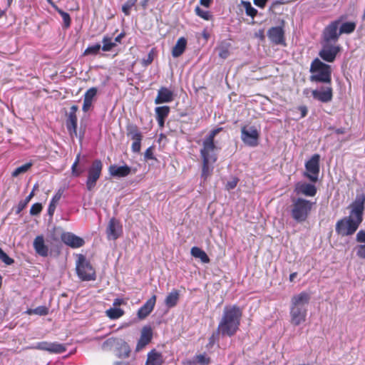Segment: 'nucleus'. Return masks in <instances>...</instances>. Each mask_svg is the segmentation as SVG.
<instances>
[{"instance_id": "obj_20", "label": "nucleus", "mask_w": 365, "mask_h": 365, "mask_svg": "<svg viewBox=\"0 0 365 365\" xmlns=\"http://www.w3.org/2000/svg\"><path fill=\"white\" fill-rule=\"evenodd\" d=\"M61 239L65 245L71 248H79L85 244L83 238L71 232H63L61 235Z\"/></svg>"}, {"instance_id": "obj_30", "label": "nucleus", "mask_w": 365, "mask_h": 365, "mask_svg": "<svg viewBox=\"0 0 365 365\" xmlns=\"http://www.w3.org/2000/svg\"><path fill=\"white\" fill-rule=\"evenodd\" d=\"M190 253L195 258H198L202 263H209L210 259L206 252L198 247L191 248Z\"/></svg>"}, {"instance_id": "obj_45", "label": "nucleus", "mask_w": 365, "mask_h": 365, "mask_svg": "<svg viewBox=\"0 0 365 365\" xmlns=\"http://www.w3.org/2000/svg\"><path fill=\"white\" fill-rule=\"evenodd\" d=\"M221 333L218 331V329L216 331L213 332L212 335L210 336L208 339V343L207 344V348H212L215 344L219 340V336Z\"/></svg>"}, {"instance_id": "obj_63", "label": "nucleus", "mask_w": 365, "mask_h": 365, "mask_svg": "<svg viewBox=\"0 0 365 365\" xmlns=\"http://www.w3.org/2000/svg\"><path fill=\"white\" fill-rule=\"evenodd\" d=\"M334 132L338 135L344 134L346 133V129L344 128H339L334 129Z\"/></svg>"}, {"instance_id": "obj_7", "label": "nucleus", "mask_w": 365, "mask_h": 365, "mask_svg": "<svg viewBox=\"0 0 365 365\" xmlns=\"http://www.w3.org/2000/svg\"><path fill=\"white\" fill-rule=\"evenodd\" d=\"M76 269L78 277L83 281L96 279V270L89 260L82 255H77Z\"/></svg>"}, {"instance_id": "obj_41", "label": "nucleus", "mask_w": 365, "mask_h": 365, "mask_svg": "<svg viewBox=\"0 0 365 365\" xmlns=\"http://www.w3.org/2000/svg\"><path fill=\"white\" fill-rule=\"evenodd\" d=\"M137 1L138 0H128L122 6V11L124 13L125 16H129L130 14V9L133 6H135Z\"/></svg>"}, {"instance_id": "obj_39", "label": "nucleus", "mask_w": 365, "mask_h": 365, "mask_svg": "<svg viewBox=\"0 0 365 365\" xmlns=\"http://www.w3.org/2000/svg\"><path fill=\"white\" fill-rule=\"evenodd\" d=\"M81 155L78 153L74 163L71 166V174L74 177H79L81 174L83 173V170L78 169V165L80 161Z\"/></svg>"}, {"instance_id": "obj_52", "label": "nucleus", "mask_w": 365, "mask_h": 365, "mask_svg": "<svg viewBox=\"0 0 365 365\" xmlns=\"http://www.w3.org/2000/svg\"><path fill=\"white\" fill-rule=\"evenodd\" d=\"M356 240L358 242L365 243V231L363 230H359L356 234Z\"/></svg>"}, {"instance_id": "obj_4", "label": "nucleus", "mask_w": 365, "mask_h": 365, "mask_svg": "<svg viewBox=\"0 0 365 365\" xmlns=\"http://www.w3.org/2000/svg\"><path fill=\"white\" fill-rule=\"evenodd\" d=\"M311 297L306 292L294 295L291 299L290 323L299 326L306 321L307 309L305 306L309 304Z\"/></svg>"}, {"instance_id": "obj_2", "label": "nucleus", "mask_w": 365, "mask_h": 365, "mask_svg": "<svg viewBox=\"0 0 365 365\" xmlns=\"http://www.w3.org/2000/svg\"><path fill=\"white\" fill-rule=\"evenodd\" d=\"M222 130L223 128L222 127L213 129L202 140L200 154L202 159L201 178L204 182L212 175L214 164L217 160V150L219 149L215 142V138Z\"/></svg>"}, {"instance_id": "obj_61", "label": "nucleus", "mask_w": 365, "mask_h": 365, "mask_svg": "<svg viewBox=\"0 0 365 365\" xmlns=\"http://www.w3.org/2000/svg\"><path fill=\"white\" fill-rule=\"evenodd\" d=\"M212 2V0H200V4L207 8L210 6Z\"/></svg>"}, {"instance_id": "obj_29", "label": "nucleus", "mask_w": 365, "mask_h": 365, "mask_svg": "<svg viewBox=\"0 0 365 365\" xmlns=\"http://www.w3.org/2000/svg\"><path fill=\"white\" fill-rule=\"evenodd\" d=\"M180 299V292L178 289H173L165 299V304L168 308L175 307Z\"/></svg>"}, {"instance_id": "obj_59", "label": "nucleus", "mask_w": 365, "mask_h": 365, "mask_svg": "<svg viewBox=\"0 0 365 365\" xmlns=\"http://www.w3.org/2000/svg\"><path fill=\"white\" fill-rule=\"evenodd\" d=\"M125 304V302L123 299L117 298V299H115L113 301V306H115V307L120 306L121 304Z\"/></svg>"}, {"instance_id": "obj_46", "label": "nucleus", "mask_w": 365, "mask_h": 365, "mask_svg": "<svg viewBox=\"0 0 365 365\" xmlns=\"http://www.w3.org/2000/svg\"><path fill=\"white\" fill-rule=\"evenodd\" d=\"M43 206L41 203L36 202L32 205L30 208V215L32 216L38 215L42 211Z\"/></svg>"}, {"instance_id": "obj_48", "label": "nucleus", "mask_w": 365, "mask_h": 365, "mask_svg": "<svg viewBox=\"0 0 365 365\" xmlns=\"http://www.w3.org/2000/svg\"><path fill=\"white\" fill-rule=\"evenodd\" d=\"M0 259L6 265H11L14 262V260L4 252L3 250L0 252Z\"/></svg>"}, {"instance_id": "obj_18", "label": "nucleus", "mask_w": 365, "mask_h": 365, "mask_svg": "<svg viewBox=\"0 0 365 365\" xmlns=\"http://www.w3.org/2000/svg\"><path fill=\"white\" fill-rule=\"evenodd\" d=\"M36 349L47 351L52 354H61L66 351V347L64 344L58 342L41 341L36 344Z\"/></svg>"}, {"instance_id": "obj_1", "label": "nucleus", "mask_w": 365, "mask_h": 365, "mask_svg": "<svg viewBox=\"0 0 365 365\" xmlns=\"http://www.w3.org/2000/svg\"><path fill=\"white\" fill-rule=\"evenodd\" d=\"M365 195L358 196L350 205V213L336 223V232L341 236H350L355 233L363 221Z\"/></svg>"}, {"instance_id": "obj_42", "label": "nucleus", "mask_w": 365, "mask_h": 365, "mask_svg": "<svg viewBox=\"0 0 365 365\" xmlns=\"http://www.w3.org/2000/svg\"><path fill=\"white\" fill-rule=\"evenodd\" d=\"M130 349L126 342H123L120 347L119 357L128 358L130 356Z\"/></svg>"}, {"instance_id": "obj_15", "label": "nucleus", "mask_w": 365, "mask_h": 365, "mask_svg": "<svg viewBox=\"0 0 365 365\" xmlns=\"http://www.w3.org/2000/svg\"><path fill=\"white\" fill-rule=\"evenodd\" d=\"M153 335L152 327L149 325L144 326L141 329L140 336L138 341L135 351H140L149 344L152 341Z\"/></svg>"}, {"instance_id": "obj_56", "label": "nucleus", "mask_w": 365, "mask_h": 365, "mask_svg": "<svg viewBox=\"0 0 365 365\" xmlns=\"http://www.w3.org/2000/svg\"><path fill=\"white\" fill-rule=\"evenodd\" d=\"M230 55V52L227 48H222L219 52V56L223 59L227 58Z\"/></svg>"}, {"instance_id": "obj_51", "label": "nucleus", "mask_w": 365, "mask_h": 365, "mask_svg": "<svg viewBox=\"0 0 365 365\" xmlns=\"http://www.w3.org/2000/svg\"><path fill=\"white\" fill-rule=\"evenodd\" d=\"M238 181L239 180L237 178H234L232 180L228 181L225 185L226 189L227 190L234 189L237 186Z\"/></svg>"}, {"instance_id": "obj_22", "label": "nucleus", "mask_w": 365, "mask_h": 365, "mask_svg": "<svg viewBox=\"0 0 365 365\" xmlns=\"http://www.w3.org/2000/svg\"><path fill=\"white\" fill-rule=\"evenodd\" d=\"M156 295L153 294L140 307L137 312V316L139 319H145L153 312L156 303Z\"/></svg>"}, {"instance_id": "obj_44", "label": "nucleus", "mask_w": 365, "mask_h": 365, "mask_svg": "<svg viewBox=\"0 0 365 365\" xmlns=\"http://www.w3.org/2000/svg\"><path fill=\"white\" fill-rule=\"evenodd\" d=\"M98 89L96 87L90 88L84 94V100L93 102V98L96 96Z\"/></svg>"}, {"instance_id": "obj_13", "label": "nucleus", "mask_w": 365, "mask_h": 365, "mask_svg": "<svg viewBox=\"0 0 365 365\" xmlns=\"http://www.w3.org/2000/svg\"><path fill=\"white\" fill-rule=\"evenodd\" d=\"M340 46L332 45L330 43L323 44L322 49L319 52V56L324 61L332 63L336 59V55L340 51Z\"/></svg>"}, {"instance_id": "obj_47", "label": "nucleus", "mask_w": 365, "mask_h": 365, "mask_svg": "<svg viewBox=\"0 0 365 365\" xmlns=\"http://www.w3.org/2000/svg\"><path fill=\"white\" fill-rule=\"evenodd\" d=\"M196 14L205 20H209L211 17L210 12L207 11L202 10L199 6H197L195 9Z\"/></svg>"}, {"instance_id": "obj_16", "label": "nucleus", "mask_w": 365, "mask_h": 365, "mask_svg": "<svg viewBox=\"0 0 365 365\" xmlns=\"http://www.w3.org/2000/svg\"><path fill=\"white\" fill-rule=\"evenodd\" d=\"M267 36L275 45H286L283 26L271 27L267 31Z\"/></svg>"}, {"instance_id": "obj_60", "label": "nucleus", "mask_w": 365, "mask_h": 365, "mask_svg": "<svg viewBox=\"0 0 365 365\" xmlns=\"http://www.w3.org/2000/svg\"><path fill=\"white\" fill-rule=\"evenodd\" d=\"M125 36V33L124 32H121L120 34H119L114 39V41L116 44L117 43H120L121 40L123 38H124Z\"/></svg>"}, {"instance_id": "obj_9", "label": "nucleus", "mask_w": 365, "mask_h": 365, "mask_svg": "<svg viewBox=\"0 0 365 365\" xmlns=\"http://www.w3.org/2000/svg\"><path fill=\"white\" fill-rule=\"evenodd\" d=\"M259 131L254 126L244 125L241 128V140L249 147H256L259 144Z\"/></svg>"}, {"instance_id": "obj_49", "label": "nucleus", "mask_w": 365, "mask_h": 365, "mask_svg": "<svg viewBox=\"0 0 365 365\" xmlns=\"http://www.w3.org/2000/svg\"><path fill=\"white\" fill-rule=\"evenodd\" d=\"M35 314L46 316L48 314V308L46 306H39L34 309Z\"/></svg>"}, {"instance_id": "obj_62", "label": "nucleus", "mask_w": 365, "mask_h": 365, "mask_svg": "<svg viewBox=\"0 0 365 365\" xmlns=\"http://www.w3.org/2000/svg\"><path fill=\"white\" fill-rule=\"evenodd\" d=\"M285 2L284 0H277L272 3L270 9H274L277 6L284 4Z\"/></svg>"}, {"instance_id": "obj_38", "label": "nucleus", "mask_w": 365, "mask_h": 365, "mask_svg": "<svg viewBox=\"0 0 365 365\" xmlns=\"http://www.w3.org/2000/svg\"><path fill=\"white\" fill-rule=\"evenodd\" d=\"M101 48V46L99 43H96L95 45L90 46L85 49L83 55V56H88V55L96 56L99 53Z\"/></svg>"}, {"instance_id": "obj_26", "label": "nucleus", "mask_w": 365, "mask_h": 365, "mask_svg": "<svg viewBox=\"0 0 365 365\" xmlns=\"http://www.w3.org/2000/svg\"><path fill=\"white\" fill-rule=\"evenodd\" d=\"M170 108L168 106H158L155 108V118L160 128H163L165 121L168 116Z\"/></svg>"}, {"instance_id": "obj_11", "label": "nucleus", "mask_w": 365, "mask_h": 365, "mask_svg": "<svg viewBox=\"0 0 365 365\" xmlns=\"http://www.w3.org/2000/svg\"><path fill=\"white\" fill-rule=\"evenodd\" d=\"M103 169V163L100 160L93 161L88 170V178L86 180V187L88 190H92L98 180L100 178Z\"/></svg>"}, {"instance_id": "obj_14", "label": "nucleus", "mask_w": 365, "mask_h": 365, "mask_svg": "<svg viewBox=\"0 0 365 365\" xmlns=\"http://www.w3.org/2000/svg\"><path fill=\"white\" fill-rule=\"evenodd\" d=\"M319 90H313L312 91V97L322 103L330 102L333 98V89L331 84H325Z\"/></svg>"}, {"instance_id": "obj_10", "label": "nucleus", "mask_w": 365, "mask_h": 365, "mask_svg": "<svg viewBox=\"0 0 365 365\" xmlns=\"http://www.w3.org/2000/svg\"><path fill=\"white\" fill-rule=\"evenodd\" d=\"M126 134L128 138L133 140L131 150L133 153H138L141 148V141L143 135L138 126L133 123H129L126 125Z\"/></svg>"}, {"instance_id": "obj_37", "label": "nucleus", "mask_w": 365, "mask_h": 365, "mask_svg": "<svg viewBox=\"0 0 365 365\" xmlns=\"http://www.w3.org/2000/svg\"><path fill=\"white\" fill-rule=\"evenodd\" d=\"M33 165L32 162L26 163L21 166L16 168L11 173L12 177L16 178L21 173L27 172Z\"/></svg>"}, {"instance_id": "obj_3", "label": "nucleus", "mask_w": 365, "mask_h": 365, "mask_svg": "<svg viewBox=\"0 0 365 365\" xmlns=\"http://www.w3.org/2000/svg\"><path fill=\"white\" fill-rule=\"evenodd\" d=\"M242 317V310L239 306H225L217 327L221 335L234 336L240 329Z\"/></svg>"}, {"instance_id": "obj_57", "label": "nucleus", "mask_w": 365, "mask_h": 365, "mask_svg": "<svg viewBox=\"0 0 365 365\" xmlns=\"http://www.w3.org/2000/svg\"><path fill=\"white\" fill-rule=\"evenodd\" d=\"M91 106H92V102L83 99V104L82 110L84 112H87L91 108Z\"/></svg>"}, {"instance_id": "obj_21", "label": "nucleus", "mask_w": 365, "mask_h": 365, "mask_svg": "<svg viewBox=\"0 0 365 365\" xmlns=\"http://www.w3.org/2000/svg\"><path fill=\"white\" fill-rule=\"evenodd\" d=\"M78 110V107L76 105H73L70 108V112L68 115L66 120V128L70 133L71 135L73 134H77V122L78 118L76 113Z\"/></svg>"}, {"instance_id": "obj_53", "label": "nucleus", "mask_w": 365, "mask_h": 365, "mask_svg": "<svg viewBox=\"0 0 365 365\" xmlns=\"http://www.w3.org/2000/svg\"><path fill=\"white\" fill-rule=\"evenodd\" d=\"M145 158L147 160H153L155 159L153 155V147H149L146 149L145 152Z\"/></svg>"}, {"instance_id": "obj_40", "label": "nucleus", "mask_w": 365, "mask_h": 365, "mask_svg": "<svg viewBox=\"0 0 365 365\" xmlns=\"http://www.w3.org/2000/svg\"><path fill=\"white\" fill-rule=\"evenodd\" d=\"M155 54H156V50H155V48H153L150 51V52H149V53H148V55L147 58H143V59L142 60V63H142V65H143V66H145V67H147L148 66H149L150 64H151V63H152V62H153V60H154V58H155Z\"/></svg>"}, {"instance_id": "obj_17", "label": "nucleus", "mask_w": 365, "mask_h": 365, "mask_svg": "<svg viewBox=\"0 0 365 365\" xmlns=\"http://www.w3.org/2000/svg\"><path fill=\"white\" fill-rule=\"evenodd\" d=\"M294 191L298 195H302L307 197H314L317 192V188L314 184L298 182L294 185Z\"/></svg>"}, {"instance_id": "obj_31", "label": "nucleus", "mask_w": 365, "mask_h": 365, "mask_svg": "<svg viewBox=\"0 0 365 365\" xmlns=\"http://www.w3.org/2000/svg\"><path fill=\"white\" fill-rule=\"evenodd\" d=\"M63 190H58L56 194L53 196L48 207V214L50 216H53L57 204L58 203L59 200H61L62 195H63Z\"/></svg>"}, {"instance_id": "obj_8", "label": "nucleus", "mask_w": 365, "mask_h": 365, "mask_svg": "<svg viewBox=\"0 0 365 365\" xmlns=\"http://www.w3.org/2000/svg\"><path fill=\"white\" fill-rule=\"evenodd\" d=\"M319 161L320 155L319 154H314L305 163V172L303 175L314 183L317 182L319 180L320 172Z\"/></svg>"}, {"instance_id": "obj_43", "label": "nucleus", "mask_w": 365, "mask_h": 365, "mask_svg": "<svg viewBox=\"0 0 365 365\" xmlns=\"http://www.w3.org/2000/svg\"><path fill=\"white\" fill-rule=\"evenodd\" d=\"M195 361L200 365H208L210 363V358L205 354H197L195 356Z\"/></svg>"}, {"instance_id": "obj_34", "label": "nucleus", "mask_w": 365, "mask_h": 365, "mask_svg": "<svg viewBox=\"0 0 365 365\" xmlns=\"http://www.w3.org/2000/svg\"><path fill=\"white\" fill-rule=\"evenodd\" d=\"M103 46L101 47L103 51H110L116 46V43L112 41V38L108 36H103L102 39Z\"/></svg>"}, {"instance_id": "obj_33", "label": "nucleus", "mask_w": 365, "mask_h": 365, "mask_svg": "<svg viewBox=\"0 0 365 365\" xmlns=\"http://www.w3.org/2000/svg\"><path fill=\"white\" fill-rule=\"evenodd\" d=\"M356 26V23L352 21L343 23L339 28V34H349L354 31Z\"/></svg>"}, {"instance_id": "obj_25", "label": "nucleus", "mask_w": 365, "mask_h": 365, "mask_svg": "<svg viewBox=\"0 0 365 365\" xmlns=\"http://www.w3.org/2000/svg\"><path fill=\"white\" fill-rule=\"evenodd\" d=\"M164 363V359L162 353L158 351L155 349H151L147 354L145 365H162Z\"/></svg>"}, {"instance_id": "obj_28", "label": "nucleus", "mask_w": 365, "mask_h": 365, "mask_svg": "<svg viewBox=\"0 0 365 365\" xmlns=\"http://www.w3.org/2000/svg\"><path fill=\"white\" fill-rule=\"evenodd\" d=\"M186 46L187 39L185 37L179 38L172 49V56L174 58L180 56L185 51Z\"/></svg>"}, {"instance_id": "obj_58", "label": "nucleus", "mask_w": 365, "mask_h": 365, "mask_svg": "<svg viewBox=\"0 0 365 365\" xmlns=\"http://www.w3.org/2000/svg\"><path fill=\"white\" fill-rule=\"evenodd\" d=\"M298 110L301 113V118H304L308 113V110L306 106H300L298 107Z\"/></svg>"}, {"instance_id": "obj_55", "label": "nucleus", "mask_w": 365, "mask_h": 365, "mask_svg": "<svg viewBox=\"0 0 365 365\" xmlns=\"http://www.w3.org/2000/svg\"><path fill=\"white\" fill-rule=\"evenodd\" d=\"M267 1L268 0H253L254 4L260 9H264Z\"/></svg>"}, {"instance_id": "obj_64", "label": "nucleus", "mask_w": 365, "mask_h": 365, "mask_svg": "<svg viewBox=\"0 0 365 365\" xmlns=\"http://www.w3.org/2000/svg\"><path fill=\"white\" fill-rule=\"evenodd\" d=\"M34 195H35V192H34V190H31L30 194L26 197V199L24 200L27 203H29L30 202V200L34 197Z\"/></svg>"}, {"instance_id": "obj_5", "label": "nucleus", "mask_w": 365, "mask_h": 365, "mask_svg": "<svg viewBox=\"0 0 365 365\" xmlns=\"http://www.w3.org/2000/svg\"><path fill=\"white\" fill-rule=\"evenodd\" d=\"M314 202L303 197H292L290 207V215L292 219L302 223L307 220L312 210Z\"/></svg>"}, {"instance_id": "obj_19", "label": "nucleus", "mask_w": 365, "mask_h": 365, "mask_svg": "<svg viewBox=\"0 0 365 365\" xmlns=\"http://www.w3.org/2000/svg\"><path fill=\"white\" fill-rule=\"evenodd\" d=\"M123 233V227L120 221L115 217L110 220L106 228L108 239L117 240Z\"/></svg>"}, {"instance_id": "obj_24", "label": "nucleus", "mask_w": 365, "mask_h": 365, "mask_svg": "<svg viewBox=\"0 0 365 365\" xmlns=\"http://www.w3.org/2000/svg\"><path fill=\"white\" fill-rule=\"evenodd\" d=\"M34 248L36 252L41 257H47L48 255V247L45 245L43 235H38L34 240Z\"/></svg>"}, {"instance_id": "obj_50", "label": "nucleus", "mask_w": 365, "mask_h": 365, "mask_svg": "<svg viewBox=\"0 0 365 365\" xmlns=\"http://www.w3.org/2000/svg\"><path fill=\"white\" fill-rule=\"evenodd\" d=\"M356 255L359 258L365 259V245H360L357 246Z\"/></svg>"}, {"instance_id": "obj_12", "label": "nucleus", "mask_w": 365, "mask_h": 365, "mask_svg": "<svg viewBox=\"0 0 365 365\" xmlns=\"http://www.w3.org/2000/svg\"><path fill=\"white\" fill-rule=\"evenodd\" d=\"M344 19V16H341L339 19L331 21L328 24L323 32V38L325 43H336L341 35L339 31L338 32L339 26Z\"/></svg>"}, {"instance_id": "obj_36", "label": "nucleus", "mask_w": 365, "mask_h": 365, "mask_svg": "<svg viewBox=\"0 0 365 365\" xmlns=\"http://www.w3.org/2000/svg\"><path fill=\"white\" fill-rule=\"evenodd\" d=\"M242 4L243 5L245 9V13L247 16H251L252 18L257 16V10L252 6L250 1H242Z\"/></svg>"}, {"instance_id": "obj_6", "label": "nucleus", "mask_w": 365, "mask_h": 365, "mask_svg": "<svg viewBox=\"0 0 365 365\" xmlns=\"http://www.w3.org/2000/svg\"><path fill=\"white\" fill-rule=\"evenodd\" d=\"M309 71L311 73L309 80L312 82L331 84V66L322 62L318 58L312 61Z\"/></svg>"}, {"instance_id": "obj_27", "label": "nucleus", "mask_w": 365, "mask_h": 365, "mask_svg": "<svg viewBox=\"0 0 365 365\" xmlns=\"http://www.w3.org/2000/svg\"><path fill=\"white\" fill-rule=\"evenodd\" d=\"M108 171L110 175L118 178H124L128 176L130 172V168L125 165L123 166H117L112 165L109 167Z\"/></svg>"}, {"instance_id": "obj_32", "label": "nucleus", "mask_w": 365, "mask_h": 365, "mask_svg": "<svg viewBox=\"0 0 365 365\" xmlns=\"http://www.w3.org/2000/svg\"><path fill=\"white\" fill-rule=\"evenodd\" d=\"M106 314L110 319H118L124 314V311L120 308L113 307L107 309Z\"/></svg>"}, {"instance_id": "obj_23", "label": "nucleus", "mask_w": 365, "mask_h": 365, "mask_svg": "<svg viewBox=\"0 0 365 365\" xmlns=\"http://www.w3.org/2000/svg\"><path fill=\"white\" fill-rule=\"evenodd\" d=\"M174 99L173 92L167 87H161L158 91V95L155 99V104H162L172 102Z\"/></svg>"}, {"instance_id": "obj_35", "label": "nucleus", "mask_w": 365, "mask_h": 365, "mask_svg": "<svg viewBox=\"0 0 365 365\" xmlns=\"http://www.w3.org/2000/svg\"><path fill=\"white\" fill-rule=\"evenodd\" d=\"M55 9L61 15V16L63 19V27L66 29L69 28L71 26V19L70 15L67 12L59 9L58 6H55Z\"/></svg>"}, {"instance_id": "obj_54", "label": "nucleus", "mask_w": 365, "mask_h": 365, "mask_svg": "<svg viewBox=\"0 0 365 365\" xmlns=\"http://www.w3.org/2000/svg\"><path fill=\"white\" fill-rule=\"evenodd\" d=\"M28 203L24 200L19 202L16 208V214H19L26 206Z\"/></svg>"}]
</instances>
